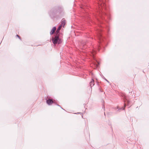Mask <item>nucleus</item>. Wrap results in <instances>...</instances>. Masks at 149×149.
<instances>
[{"mask_svg":"<svg viewBox=\"0 0 149 149\" xmlns=\"http://www.w3.org/2000/svg\"><path fill=\"white\" fill-rule=\"evenodd\" d=\"M62 27V26L60 25L59 27L57 28V30L56 31V34L57 35H59V33L60 31V30L61 29V28Z\"/></svg>","mask_w":149,"mask_h":149,"instance_id":"3","label":"nucleus"},{"mask_svg":"<svg viewBox=\"0 0 149 149\" xmlns=\"http://www.w3.org/2000/svg\"><path fill=\"white\" fill-rule=\"evenodd\" d=\"M101 37V35L100 34L98 36V38L100 40H100Z\"/></svg>","mask_w":149,"mask_h":149,"instance_id":"9","label":"nucleus"},{"mask_svg":"<svg viewBox=\"0 0 149 149\" xmlns=\"http://www.w3.org/2000/svg\"><path fill=\"white\" fill-rule=\"evenodd\" d=\"M52 41L53 44L55 45L57 44H59L62 42L61 39L59 38V35H56L54 38H52Z\"/></svg>","mask_w":149,"mask_h":149,"instance_id":"1","label":"nucleus"},{"mask_svg":"<svg viewBox=\"0 0 149 149\" xmlns=\"http://www.w3.org/2000/svg\"><path fill=\"white\" fill-rule=\"evenodd\" d=\"M92 53H93V55H94V53H93V52Z\"/></svg>","mask_w":149,"mask_h":149,"instance_id":"15","label":"nucleus"},{"mask_svg":"<svg viewBox=\"0 0 149 149\" xmlns=\"http://www.w3.org/2000/svg\"><path fill=\"white\" fill-rule=\"evenodd\" d=\"M97 63H98V64L99 65V63L97 62Z\"/></svg>","mask_w":149,"mask_h":149,"instance_id":"16","label":"nucleus"},{"mask_svg":"<svg viewBox=\"0 0 149 149\" xmlns=\"http://www.w3.org/2000/svg\"><path fill=\"white\" fill-rule=\"evenodd\" d=\"M56 29V27L54 26L53 27L50 32V35H52L54 33V32H55Z\"/></svg>","mask_w":149,"mask_h":149,"instance_id":"4","label":"nucleus"},{"mask_svg":"<svg viewBox=\"0 0 149 149\" xmlns=\"http://www.w3.org/2000/svg\"><path fill=\"white\" fill-rule=\"evenodd\" d=\"M57 105L58 106L60 107V105H58V104H57Z\"/></svg>","mask_w":149,"mask_h":149,"instance_id":"14","label":"nucleus"},{"mask_svg":"<svg viewBox=\"0 0 149 149\" xmlns=\"http://www.w3.org/2000/svg\"><path fill=\"white\" fill-rule=\"evenodd\" d=\"M83 8V9H84V8H82H82Z\"/></svg>","mask_w":149,"mask_h":149,"instance_id":"17","label":"nucleus"},{"mask_svg":"<svg viewBox=\"0 0 149 149\" xmlns=\"http://www.w3.org/2000/svg\"><path fill=\"white\" fill-rule=\"evenodd\" d=\"M46 103L48 105H51L54 102L52 99H49L46 100Z\"/></svg>","mask_w":149,"mask_h":149,"instance_id":"2","label":"nucleus"},{"mask_svg":"<svg viewBox=\"0 0 149 149\" xmlns=\"http://www.w3.org/2000/svg\"><path fill=\"white\" fill-rule=\"evenodd\" d=\"M125 104H124V107H122L120 109L124 110V109H125Z\"/></svg>","mask_w":149,"mask_h":149,"instance_id":"8","label":"nucleus"},{"mask_svg":"<svg viewBox=\"0 0 149 149\" xmlns=\"http://www.w3.org/2000/svg\"><path fill=\"white\" fill-rule=\"evenodd\" d=\"M96 67H97L98 65L97 64H96Z\"/></svg>","mask_w":149,"mask_h":149,"instance_id":"12","label":"nucleus"},{"mask_svg":"<svg viewBox=\"0 0 149 149\" xmlns=\"http://www.w3.org/2000/svg\"><path fill=\"white\" fill-rule=\"evenodd\" d=\"M107 81V82H109L106 79H105Z\"/></svg>","mask_w":149,"mask_h":149,"instance_id":"13","label":"nucleus"},{"mask_svg":"<svg viewBox=\"0 0 149 149\" xmlns=\"http://www.w3.org/2000/svg\"><path fill=\"white\" fill-rule=\"evenodd\" d=\"M102 3H104L103 2V1H102V0H100V2H98L99 4L101 5H102L101 4H102Z\"/></svg>","mask_w":149,"mask_h":149,"instance_id":"7","label":"nucleus"},{"mask_svg":"<svg viewBox=\"0 0 149 149\" xmlns=\"http://www.w3.org/2000/svg\"><path fill=\"white\" fill-rule=\"evenodd\" d=\"M127 100V102L128 103V105H129V104H130V101H129V100Z\"/></svg>","mask_w":149,"mask_h":149,"instance_id":"10","label":"nucleus"},{"mask_svg":"<svg viewBox=\"0 0 149 149\" xmlns=\"http://www.w3.org/2000/svg\"><path fill=\"white\" fill-rule=\"evenodd\" d=\"M90 86L91 87L94 85V80L93 79H92V81L90 82Z\"/></svg>","mask_w":149,"mask_h":149,"instance_id":"6","label":"nucleus"},{"mask_svg":"<svg viewBox=\"0 0 149 149\" xmlns=\"http://www.w3.org/2000/svg\"><path fill=\"white\" fill-rule=\"evenodd\" d=\"M17 37H18L19 38V39L20 38L19 36L18 35H17Z\"/></svg>","mask_w":149,"mask_h":149,"instance_id":"11","label":"nucleus"},{"mask_svg":"<svg viewBox=\"0 0 149 149\" xmlns=\"http://www.w3.org/2000/svg\"><path fill=\"white\" fill-rule=\"evenodd\" d=\"M65 24V20L64 19H62V21H61V24L60 25H61L62 27V26L64 27V25Z\"/></svg>","mask_w":149,"mask_h":149,"instance_id":"5","label":"nucleus"}]
</instances>
